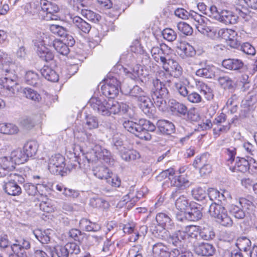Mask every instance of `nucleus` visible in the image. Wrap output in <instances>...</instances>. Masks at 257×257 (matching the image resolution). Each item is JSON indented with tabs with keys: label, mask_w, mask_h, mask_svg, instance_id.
I'll use <instances>...</instances> for the list:
<instances>
[{
	"label": "nucleus",
	"mask_w": 257,
	"mask_h": 257,
	"mask_svg": "<svg viewBox=\"0 0 257 257\" xmlns=\"http://www.w3.org/2000/svg\"><path fill=\"white\" fill-rule=\"evenodd\" d=\"M123 126L127 131L146 141H150L152 139L149 132H154L156 130V126L152 122L144 119H140L138 122L125 120L123 122Z\"/></svg>",
	"instance_id": "obj_1"
},
{
	"label": "nucleus",
	"mask_w": 257,
	"mask_h": 257,
	"mask_svg": "<svg viewBox=\"0 0 257 257\" xmlns=\"http://www.w3.org/2000/svg\"><path fill=\"white\" fill-rule=\"evenodd\" d=\"M158 81L153 80L150 94L156 107L164 111L166 108L165 99L168 97L169 91L165 87V84H163Z\"/></svg>",
	"instance_id": "obj_2"
},
{
	"label": "nucleus",
	"mask_w": 257,
	"mask_h": 257,
	"mask_svg": "<svg viewBox=\"0 0 257 257\" xmlns=\"http://www.w3.org/2000/svg\"><path fill=\"white\" fill-rule=\"evenodd\" d=\"M192 20L194 21L196 29L202 34L214 39L217 37L216 29L211 27L209 21L205 17L197 13H193Z\"/></svg>",
	"instance_id": "obj_3"
},
{
	"label": "nucleus",
	"mask_w": 257,
	"mask_h": 257,
	"mask_svg": "<svg viewBox=\"0 0 257 257\" xmlns=\"http://www.w3.org/2000/svg\"><path fill=\"white\" fill-rule=\"evenodd\" d=\"M40 3L41 10L38 14L40 19L49 21L60 18L58 15L60 9L57 5L47 0H41Z\"/></svg>",
	"instance_id": "obj_4"
},
{
	"label": "nucleus",
	"mask_w": 257,
	"mask_h": 257,
	"mask_svg": "<svg viewBox=\"0 0 257 257\" xmlns=\"http://www.w3.org/2000/svg\"><path fill=\"white\" fill-rule=\"evenodd\" d=\"M210 215L216 219L217 222L224 226H231L233 222L228 216L225 208L219 203H212L209 208Z\"/></svg>",
	"instance_id": "obj_5"
},
{
	"label": "nucleus",
	"mask_w": 257,
	"mask_h": 257,
	"mask_svg": "<svg viewBox=\"0 0 257 257\" xmlns=\"http://www.w3.org/2000/svg\"><path fill=\"white\" fill-rule=\"evenodd\" d=\"M19 178L24 179L21 176L16 174H11L7 176L4 181L3 188L5 192L9 195L19 196L22 193L21 188L17 184Z\"/></svg>",
	"instance_id": "obj_6"
},
{
	"label": "nucleus",
	"mask_w": 257,
	"mask_h": 257,
	"mask_svg": "<svg viewBox=\"0 0 257 257\" xmlns=\"http://www.w3.org/2000/svg\"><path fill=\"white\" fill-rule=\"evenodd\" d=\"M120 88V83L116 78L112 77L107 79L105 84L101 86L102 94L110 99L117 95Z\"/></svg>",
	"instance_id": "obj_7"
},
{
	"label": "nucleus",
	"mask_w": 257,
	"mask_h": 257,
	"mask_svg": "<svg viewBox=\"0 0 257 257\" xmlns=\"http://www.w3.org/2000/svg\"><path fill=\"white\" fill-rule=\"evenodd\" d=\"M218 34L226 41L230 47L236 48L240 45L237 38V33L235 31L229 29H222L218 31Z\"/></svg>",
	"instance_id": "obj_8"
},
{
	"label": "nucleus",
	"mask_w": 257,
	"mask_h": 257,
	"mask_svg": "<svg viewBox=\"0 0 257 257\" xmlns=\"http://www.w3.org/2000/svg\"><path fill=\"white\" fill-rule=\"evenodd\" d=\"M181 189H175L174 191H172L171 198L173 199L176 198L175 201V206L176 208L181 211H184L190 206V203H189V200L186 196L181 195Z\"/></svg>",
	"instance_id": "obj_9"
},
{
	"label": "nucleus",
	"mask_w": 257,
	"mask_h": 257,
	"mask_svg": "<svg viewBox=\"0 0 257 257\" xmlns=\"http://www.w3.org/2000/svg\"><path fill=\"white\" fill-rule=\"evenodd\" d=\"M251 202L244 198H241L239 200V205L231 204L229 207L230 213L236 219H241L244 218L245 213L243 208L245 204L249 205Z\"/></svg>",
	"instance_id": "obj_10"
},
{
	"label": "nucleus",
	"mask_w": 257,
	"mask_h": 257,
	"mask_svg": "<svg viewBox=\"0 0 257 257\" xmlns=\"http://www.w3.org/2000/svg\"><path fill=\"white\" fill-rule=\"evenodd\" d=\"M107 101L103 98L92 97L90 98L89 103L91 107L95 111L102 115L107 113L106 108Z\"/></svg>",
	"instance_id": "obj_11"
},
{
	"label": "nucleus",
	"mask_w": 257,
	"mask_h": 257,
	"mask_svg": "<svg viewBox=\"0 0 257 257\" xmlns=\"http://www.w3.org/2000/svg\"><path fill=\"white\" fill-rule=\"evenodd\" d=\"M47 40V38H46V40H43V42L38 45L37 53L42 60L49 62L53 60L54 55L53 53L45 46Z\"/></svg>",
	"instance_id": "obj_12"
},
{
	"label": "nucleus",
	"mask_w": 257,
	"mask_h": 257,
	"mask_svg": "<svg viewBox=\"0 0 257 257\" xmlns=\"http://www.w3.org/2000/svg\"><path fill=\"white\" fill-rule=\"evenodd\" d=\"M143 195L144 193L143 191H135L134 187L132 186L128 193L123 197L124 200L123 201L125 202L128 204V207H132Z\"/></svg>",
	"instance_id": "obj_13"
},
{
	"label": "nucleus",
	"mask_w": 257,
	"mask_h": 257,
	"mask_svg": "<svg viewBox=\"0 0 257 257\" xmlns=\"http://www.w3.org/2000/svg\"><path fill=\"white\" fill-rule=\"evenodd\" d=\"M99 162V164H96L93 167L94 175L100 179H109V177L112 175V173L101 162Z\"/></svg>",
	"instance_id": "obj_14"
},
{
	"label": "nucleus",
	"mask_w": 257,
	"mask_h": 257,
	"mask_svg": "<svg viewBox=\"0 0 257 257\" xmlns=\"http://www.w3.org/2000/svg\"><path fill=\"white\" fill-rule=\"evenodd\" d=\"M222 66L226 69L233 71H241L244 69L242 60L238 59H227L222 62Z\"/></svg>",
	"instance_id": "obj_15"
},
{
	"label": "nucleus",
	"mask_w": 257,
	"mask_h": 257,
	"mask_svg": "<svg viewBox=\"0 0 257 257\" xmlns=\"http://www.w3.org/2000/svg\"><path fill=\"white\" fill-rule=\"evenodd\" d=\"M177 53L182 58L192 57L196 54L194 48L189 44L185 42L179 43L177 46Z\"/></svg>",
	"instance_id": "obj_16"
},
{
	"label": "nucleus",
	"mask_w": 257,
	"mask_h": 257,
	"mask_svg": "<svg viewBox=\"0 0 257 257\" xmlns=\"http://www.w3.org/2000/svg\"><path fill=\"white\" fill-rule=\"evenodd\" d=\"M141 109L147 115L151 116L153 113L154 106L151 99L145 95L139 98Z\"/></svg>",
	"instance_id": "obj_17"
},
{
	"label": "nucleus",
	"mask_w": 257,
	"mask_h": 257,
	"mask_svg": "<svg viewBox=\"0 0 257 257\" xmlns=\"http://www.w3.org/2000/svg\"><path fill=\"white\" fill-rule=\"evenodd\" d=\"M65 166V162H50L48 165V168L52 174L63 176L67 170Z\"/></svg>",
	"instance_id": "obj_18"
},
{
	"label": "nucleus",
	"mask_w": 257,
	"mask_h": 257,
	"mask_svg": "<svg viewBox=\"0 0 257 257\" xmlns=\"http://www.w3.org/2000/svg\"><path fill=\"white\" fill-rule=\"evenodd\" d=\"M195 250L198 255L208 256L213 255L215 252V249L211 244L201 243L195 247Z\"/></svg>",
	"instance_id": "obj_19"
},
{
	"label": "nucleus",
	"mask_w": 257,
	"mask_h": 257,
	"mask_svg": "<svg viewBox=\"0 0 257 257\" xmlns=\"http://www.w3.org/2000/svg\"><path fill=\"white\" fill-rule=\"evenodd\" d=\"M156 220L159 225L164 228L171 229L174 226L171 217L165 213H158L156 216Z\"/></svg>",
	"instance_id": "obj_20"
},
{
	"label": "nucleus",
	"mask_w": 257,
	"mask_h": 257,
	"mask_svg": "<svg viewBox=\"0 0 257 257\" xmlns=\"http://www.w3.org/2000/svg\"><path fill=\"white\" fill-rule=\"evenodd\" d=\"M152 251L154 257H170L171 251L169 248L161 242H158L153 246Z\"/></svg>",
	"instance_id": "obj_21"
},
{
	"label": "nucleus",
	"mask_w": 257,
	"mask_h": 257,
	"mask_svg": "<svg viewBox=\"0 0 257 257\" xmlns=\"http://www.w3.org/2000/svg\"><path fill=\"white\" fill-rule=\"evenodd\" d=\"M219 19L217 21L225 24H234L237 22L238 17L233 12L227 10L220 12Z\"/></svg>",
	"instance_id": "obj_22"
},
{
	"label": "nucleus",
	"mask_w": 257,
	"mask_h": 257,
	"mask_svg": "<svg viewBox=\"0 0 257 257\" xmlns=\"http://www.w3.org/2000/svg\"><path fill=\"white\" fill-rule=\"evenodd\" d=\"M2 85L8 91L9 96H13L18 90L16 81L9 77H5L2 80Z\"/></svg>",
	"instance_id": "obj_23"
},
{
	"label": "nucleus",
	"mask_w": 257,
	"mask_h": 257,
	"mask_svg": "<svg viewBox=\"0 0 257 257\" xmlns=\"http://www.w3.org/2000/svg\"><path fill=\"white\" fill-rule=\"evenodd\" d=\"M72 23L78 29L84 33H88L91 29L89 24L78 16L71 17Z\"/></svg>",
	"instance_id": "obj_24"
},
{
	"label": "nucleus",
	"mask_w": 257,
	"mask_h": 257,
	"mask_svg": "<svg viewBox=\"0 0 257 257\" xmlns=\"http://www.w3.org/2000/svg\"><path fill=\"white\" fill-rule=\"evenodd\" d=\"M49 45L53 47L58 53L64 56H67L70 52L68 45L58 39L53 40L51 43H49Z\"/></svg>",
	"instance_id": "obj_25"
},
{
	"label": "nucleus",
	"mask_w": 257,
	"mask_h": 257,
	"mask_svg": "<svg viewBox=\"0 0 257 257\" xmlns=\"http://www.w3.org/2000/svg\"><path fill=\"white\" fill-rule=\"evenodd\" d=\"M79 226L82 229L86 231H97L101 228L99 224L92 222L86 218L80 220Z\"/></svg>",
	"instance_id": "obj_26"
},
{
	"label": "nucleus",
	"mask_w": 257,
	"mask_h": 257,
	"mask_svg": "<svg viewBox=\"0 0 257 257\" xmlns=\"http://www.w3.org/2000/svg\"><path fill=\"white\" fill-rule=\"evenodd\" d=\"M157 125L160 131L163 134L170 135L173 133L175 130L174 124L166 120H159Z\"/></svg>",
	"instance_id": "obj_27"
},
{
	"label": "nucleus",
	"mask_w": 257,
	"mask_h": 257,
	"mask_svg": "<svg viewBox=\"0 0 257 257\" xmlns=\"http://www.w3.org/2000/svg\"><path fill=\"white\" fill-rule=\"evenodd\" d=\"M38 144L34 141L27 142L24 146V154L28 161L29 158L33 157L36 153L38 150Z\"/></svg>",
	"instance_id": "obj_28"
},
{
	"label": "nucleus",
	"mask_w": 257,
	"mask_h": 257,
	"mask_svg": "<svg viewBox=\"0 0 257 257\" xmlns=\"http://www.w3.org/2000/svg\"><path fill=\"white\" fill-rule=\"evenodd\" d=\"M199 226L196 225H187L181 230L182 232L184 233V238L185 240L190 238H194L197 236L199 231Z\"/></svg>",
	"instance_id": "obj_29"
},
{
	"label": "nucleus",
	"mask_w": 257,
	"mask_h": 257,
	"mask_svg": "<svg viewBox=\"0 0 257 257\" xmlns=\"http://www.w3.org/2000/svg\"><path fill=\"white\" fill-rule=\"evenodd\" d=\"M42 75L48 81L57 82L59 80V76L56 71L48 66H44L41 70Z\"/></svg>",
	"instance_id": "obj_30"
},
{
	"label": "nucleus",
	"mask_w": 257,
	"mask_h": 257,
	"mask_svg": "<svg viewBox=\"0 0 257 257\" xmlns=\"http://www.w3.org/2000/svg\"><path fill=\"white\" fill-rule=\"evenodd\" d=\"M170 109L173 112L182 116H185L188 111V108L185 104L175 100L171 102Z\"/></svg>",
	"instance_id": "obj_31"
},
{
	"label": "nucleus",
	"mask_w": 257,
	"mask_h": 257,
	"mask_svg": "<svg viewBox=\"0 0 257 257\" xmlns=\"http://www.w3.org/2000/svg\"><path fill=\"white\" fill-rule=\"evenodd\" d=\"M196 86L200 92L204 95L207 100H210L213 98V90L207 84L199 81Z\"/></svg>",
	"instance_id": "obj_32"
},
{
	"label": "nucleus",
	"mask_w": 257,
	"mask_h": 257,
	"mask_svg": "<svg viewBox=\"0 0 257 257\" xmlns=\"http://www.w3.org/2000/svg\"><path fill=\"white\" fill-rule=\"evenodd\" d=\"M53 249L49 245H46L42 249H34L31 257H53Z\"/></svg>",
	"instance_id": "obj_33"
},
{
	"label": "nucleus",
	"mask_w": 257,
	"mask_h": 257,
	"mask_svg": "<svg viewBox=\"0 0 257 257\" xmlns=\"http://www.w3.org/2000/svg\"><path fill=\"white\" fill-rule=\"evenodd\" d=\"M216 68L213 66L206 65L204 67L198 69L196 72V75L206 78H212L215 76Z\"/></svg>",
	"instance_id": "obj_34"
},
{
	"label": "nucleus",
	"mask_w": 257,
	"mask_h": 257,
	"mask_svg": "<svg viewBox=\"0 0 257 257\" xmlns=\"http://www.w3.org/2000/svg\"><path fill=\"white\" fill-rule=\"evenodd\" d=\"M25 80L28 84L34 86H39L41 85V80L38 74L33 71L27 72Z\"/></svg>",
	"instance_id": "obj_35"
},
{
	"label": "nucleus",
	"mask_w": 257,
	"mask_h": 257,
	"mask_svg": "<svg viewBox=\"0 0 257 257\" xmlns=\"http://www.w3.org/2000/svg\"><path fill=\"white\" fill-rule=\"evenodd\" d=\"M124 71L128 77L136 80L140 78V76L142 75L143 70L140 65H136L129 69L125 68Z\"/></svg>",
	"instance_id": "obj_36"
},
{
	"label": "nucleus",
	"mask_w": 257,
	"mask_h": 257,
	"mask_svg": "<svg viewBox=\"0 0 257 257\" xmlns=\"http://www.w3.org/2000/svg\"><path fill=\"white\" fill-rule=\"evenodd\" d=\"M174 89L181 96L185 97L187 95L188 90L184 79H180L174 82Z\"/></svg>",
	"instance_id": "obj_37"
},
{
	"label": "nucleus",
	"mask_w": 257,
	"mask_h": 257,
	"mask_svg": "<svg viewBox=\"0 0 257 257\" xmlns=\"http://www.w3.org/2000/svg\"><path fill=\"white\" fill-rule=\"evenodd\" d=\"M27 161V158L24 155V153L20 149H17L12 151L9 156H4L0 158V160H6V161Z\"/></svg>",
	"instance_id": "obj_38"
},
{
	"label": "nucleus",
	"mask_w": 257,
	"mask_h": 257,
	"mask_svg": "<svg viewBox=\"0 0 257 257\" xmlns=\"http://www.w3.org/2000/svg\"><path fill=\"white\" fill-rule=\"evenodd\" d=\"M56 189L58 191L62 192V194L67 197L76 198L78 197L79 195L78 191L72 189L67 188L62 184H57L56 186Z\"/></svg>",
	"instance_id": "obj_39"
},
{
	"label": "nucleus",
	"mask_w": 257,
	"mask_h": 257,
	"mask_svg": "<svg viewBox=\"0 0 257 257\" xmlns=\"http://www.w3.org/2000/svg\"><path fill=\"white\" fill-rule=\"evenodd\" d=\"M203 162H193V166L194 168L199 170L201 176H206L212 170L211 165L209 163H203Z\"/></svg>",
	"instance_id": "obj_40"
},
{
	"label": "nucleus",
	"mask_w": 257,
	"mask_h": 257,
	"mask_svg": "<svg viewBox=\"0 0 257 257\" xmlns=\"http://www.w3.org/2000/svg\"><path fill=\"white\" fill-rule=\"evenodd\" d=\"M18 127L13 123H0V133L7 134L13 135L18 133Z\"/></svg>",
	"instance_id": "obj_41"
},
{
	"label": "nucleus",
	"mask_w": 257,
	"mask_h": 257,
	"mask_svg": "<svg viewBox=\"0 0 257 257\" xmlns=\"http://www.w3.org/2000/svg\"><path fill=\"white\" fill-rule=\"evenodd\" d=\"M23 93L27 98L36 102H39L41 99L40 95L36 91L29 87L25 88Z\"/></svg>",
	"instance_id": "obj_42"
},
{
	"label": "nucleus",
	"mask_w": 257,
	"mask_h": 257,
	"mask_svg": "<svg viewBox=\"0 0 257 257\" xmlns=\"http://www.w3.org/2000/svg\"><path fill=\"white\" fill-rule=\"evenodd\" d=\"M107 113L105 115H109L111 114H116L120 112L119 103L112 99H108L106 106Z\"/></svg>",
	"instance_id": "obj_43"
},
{
	"label": "nucleus",
	"mask_w": 257,
	"mask_h": 257,
	"mask_svg": "<svg viewBox=\"0 0 257 257\" xmlns=\"http://www.w3.org/2000/svg\"><path fill=\"white\" fill-rule=\"evenodd\" d=\"M171 186L176 187V189H180L182 186L188 185L189 182L182 175L175 176L172 177L171 180Z\"/></svg>",
	"instance_id": "obj_44"
},
{
	"label": "nucleus",
	"mask_w": 257,
	"mask_h": 257,
	"mask_svg": "<svg viewBox=\"0 0 257 257\" xmlns=\"http://www.w3.org/2000/svg\"><path fill=\"white\" fill-rule=\"evenodd\" d=\"M95 154L97 160L110 161L112 159L114 160L111 153L105 149L100 148L99 150L96 151Z\"/></svg>",
	"instance_id": "obj_45"
},
{
	"label": "nucleus",
	"mask_w": 257,
	"mask_h": 257,
	"mask_svg": "<svg viewBox=\"0 0 257 257\" xmlns=\"http://www.w3.org/2000/svg\"><path fill=\"white\" fill-rule=\"evenodd\" d=\"M236 245L240 250L247 251L250 250L251 241L246 237H239L237 239Z\"/></svg>",
	"instance_id": "obj_46"
},
{
	"label": "nucleus",
	"mask_w": 257,
	"mask_h": 257,
	"mask_svg": "<svg viewBox=\"0 0 257 257\" xmlns=\"http://www.w3.org/2000/svg\"><path fill=\"white\" fill-rule=\"evenodd\" d=\"M171 74L169 71L161 70L157 72L156 78L154 80H158V81L162 83L163 84H166L171 82Z\"/></svg>",
	"instance_id": "obj_47"
},
{
	"label": "nucleus",
	"mask_w": 257,
	"mask_h": 257,
	"mask_svg": "<svg viewBox=\"0 0 257 257\" xmlns=\"http://www.w3.org/2000/svg\"><path fill=\"white\" fill-rule=\"evenodd\" d=\"M202 214L197 207H192L190 211L185 214V218L190 221H196L200 219Z\"/></svg>",
	"instance_id": "obj_48"
},
{
	"label": "nucleus",
	"mask_w": 257,
	"mask_h": 257,
	"mask_svg": "<svg viewBox=\"0 0 257 257\" xmlns=\"http://www.w3.org/2000/svg\"><path fill=\"white\" fill-rule=\"evenodd\" d=\"M184 233L179 230L170 236V241L176 246H180L182 245V241L185 240L184 238Z\"/></svg>",
	"instance_id": "obj_49"
},
{
	"label": "nucleus",
	"mask_w": 257,
	"mask_h": 257,
	"mask_svg": "<svg viewBox=\"0 0 257 257\" xmlns=\"http://www.w3.org/2000/svg\"><path fill=\"white\" fill-rule=\"evenodd\" d=\"M81 14L86 19L94 23H97L101 19V16L99 14L87 9H82Z\"/></svg>",
	"instance_id": "obj_50"
},
{
	"label": "nucleus",
	"mask_w": 257,
	"mask_h": 257,
	"mask_svg": "<svg viewBox=\"0 0 257 257\" xmlns=\"http://www.w3.org/2000/svg\"><path fill=\"white\" fill-rule=\"evenodd\" d=\"M199 235L202 239L206 240L212 239L215 236V232L211 227H204L199 232Z\"/></svg>",
	"instance_id": "obj_51"
},
{
	"label": "nucleus",
	"mask_w": 257,
	"mask_h": 257,
	"mask_svg": "<svg viewBox=\"0 0 257 257\" xmlns=\"http://www.w3.org/2000/svg\"><path fill=\"white\" fill-rule=\"evenodd\" d=\"M49 230L41 231L37 230L34 231V234L37 239L42 243H48L50 241V237L48 235Z\"/></svg>",
	"instance_id": "obj_52"
},
{
	"label": "nucleus",
	"mask_w": 257,
	"mask_h": 257,
	"mask_svg": "<svg viewBox=\"0 0 257 257\" xmlns=\"http://www.w3.org/2000/svg\"><path fill=\"white\" fill-rule=\"evenodd\" d=\"M193 13H197L193 11H190V12H188L183 8H178L174 12V14L176 16L182 19L192 20L191 15H193Z\"/></svg>",
	"instance_id": "obj_53"
},
{
	"label": "nucleus",
	"mask_w": 257,
	"mask_h": 257,
	"mask_svg": "<svg viewBox=\"0 0 257 257\" xmlns=\"http://www.w3.org/2000/svg\"><path fill=\"white\" fill-rule=\"evenodd\" d=\"M217 80L220 85L224 89H231L233 87V81L227 76L219 77Z\"/></svg>",
	"instance_id": "obj_54"
},
{
	"label": "nucleus",
	"mask_w": 257,
	"mask_h": 257,
	"mask_svg": "<svg viewBox=\"0 0 257 257\" xmlns=\"http://www.w3.org/2000/svg\"><path fill=\"white\" fill-rule=\"evenodd\" d=\"M233 162H232L233 163ZM235 164L232 170V172L239 171L244 172L249 169L250 164L249 162H234Z\"/></svg>",
	"instance_id": "obj_55"
},
{
	"label": "nucleus",
	"mask_w": 257,
	"mask_h": 257,
	"mask_svg": "<svg viewBox=\"0 0 257 257\" xmlns=\"http://www.w3.org/2000/svg\"><path fill=\"white\" fill-rule=\"evenodd\" d=\"M68 236L70 239L80 242L83 239L84 234L79 229L73 228L69 230Z\"/></svg>",
	"instance_id": "obj_56"
},
{
	"label": "nucleus",
	"mask_w": 257,
	"mask_h": 257,
	"mask_svg": "<svg viewBox=\"0 0 257 257\" xmlns=\"http://www.w3.org/2000/svg\"><path fill=\"white\" fill-rule=\"evenodd\" d=\"M178 30L182 34L189 36L193 33V29L188 24L184 22H180L177 24Z\"/></svg>",
	"instance_id": "obj_57"
},
{
	"label": "nucleus",
	"mask_w": 257,
	"mask_h": 257,
	"mask_svg": "<svg viewBox=\"0 0 257 257\" xmlns=\"http://www.w3.org/2000/svg\"><path fill=\"white\" fill-rule=\"evenodd\" d=\"M143 248L140 245L133 246L128 250L127 257H143Z\"/></svg>",
	"instance_id": "obj_58"
},
{
	"label": "nucleus",
	"mask_w": 257,
	"mask_h": 257,
	"mask_svg": "<svg viewBox=\"0 0 257 257\" xmlns=\"http://www.w3.org/2000/svg\"><path fill=\"white\" fill-rule=\"evenodd\" d=\"M208 195L210 200H216L218 201L217 203L221 202L222 200L225 199L224 195L214 189H211L209 190Z\"/></svg>",
	"instance_id": "obj_59"
},
{
	"label": "nucleus",
	"mask_w": 257,
	"mask_h": 257,
	"mask_svg": "<svg viewBox=\"0 0 257 257\" xmlns=\"http://www.w3.org/2000/svg\"><path fill=\"white\" fill-rule=\"evenodd\" d=\"M243 147L246 152L250 155L247 156V157L253 161H255L254 158L257 153L255 147L249 142L244 143Z\"/></svg>",
	"instance_id": "obj_60"
},
{
	"label": "nucleus",
	"mask_w": 257,
	"mask_h": 257,
	"mask_svg": "<svg viewBox=\"0 0 257 257\" xmlns=\"http://www.w3.org/2000/svg\"><path fill=\"white\" fill-rule=\"evenodd\" d=\"M140 157L139 153L135 150H130L122 155V159L124 161H135Z\"/></svg>",
	"instance_id": "obj_61"
},
{
	"label": "nucleus",
	"mask_w": 257,
	"mask_h": 257,
	"mask_svg": "<svg viewBox=\"0 0 257 257\" xmlns=\"http://www.w3.org/2000/svg\"><path fill=\"white\" fill-rule=\"evenodd\" d=\"M187 100L193 103H198L202 101L201 95L196 92L188 91L187 95L185 96Z\"/></svg>",
	"instance_id": "obj_62"
},
{
	"label": "nucleus",
	"mask_w": 257,
	"mask_h": 257,
	"mask_svg": "<svg viewBox=\"0 0 257 257\" xmlns=\"http://www.w3.org/2000/svg\"><path fill=\"white\" fill-rule=\"evenodd\" d=\"M53 249V252L55 251L58 257H68L69 251L65 244L64 246L58 245L56 247H51ZM54 254V253L53 252Z\"/></svg>",
	"instance_id": "obj_63"
},
{
	"label": "nucleus",
	"mask_w": 257,
	"mask_h": 257,
	"mask_svg": "<svg viewBox=\"0 0 257 257\" xmlns=\"http://www.w3.org/2000/svg\"><path fill=\"white\" fill-rule=\"evenodd\" d=\"M50 30L52 33L61 37L66 34V29L60 25H51L50 26Z\"/></svg>",
	"instance_id": "obj_64"
}]
</instances>
